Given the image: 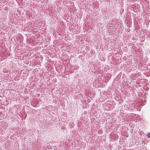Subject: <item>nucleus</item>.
Wrapping results in <instances>:
<instances>
[{
  "mask_svg": "<svg viewBox=\"0 0 150 150\" xmlns=\"http://www.w3.org/2000/svg\"><path fill=\"white\" fill-rule=\"evenodd\" d=\"M147 137L148 138H150V133H148V134H147Z\"/></svg>",
  "mask_w": 150,
  "mask_h": 150,
  "instance_id": "nucleus-1",
  "label": "nucleus"
}]
</instances>
